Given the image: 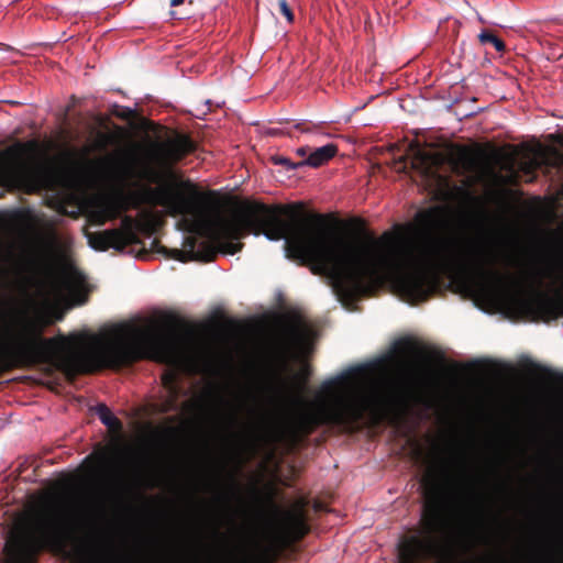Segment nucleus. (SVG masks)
Here are the masks:
<instances>
[{"label":"nucleus","instance_id":"f8f14e48","mask_svg":"<svg viewBox=\"0 0 563 563\" xmlns=\"http://www.w3.org/2000/svg\"><path fill=\"white\" fill-rule=\"evenodd\" d=\"M283 527L289 538L299 539L302 537L307 531L302 508L298 506L287 511L283 518Z\"/></svg>","mask_w":563,"mask_h":563},{"label":"nucleus","instance_id":"5701e85b","mask_svg":"<svg viewBox=\"0 0 563 563\" xmlns=\"http://www.w3.org/2000/svg\"><path fill=\"white\" fill-rule=\"evenodd\" d=\"M412 453L415 455L416 459H420L421 455H422V449L420 446V444L416 441L412 442Z\"/></svg>","mask_w":563,"mask_h":563},{"label":"nucleus","instance_id":"b1692460","mask_svg":"<svg viewBox=\"0 0 563 563\" xmlns=\"http://www.w3.org/2000/svg\"><path fill=\"white\" fill-rule=\"evenodd\" d=\"M277 163L286 165L289 168H298L299 166H296L297 164H290V162L287 158H279Z\"/></svg>","mask_w":563,"mask_h":563},{"label":"nucleus","instance_id":"f03ea898","mask_svg":"<svg viewBox=\"0 0 563 563\" xmlns=\"http://www.w3.org/2000/svg\"><path fill=\"white\" fill-rule=\"evenodd\" d=\"M309 374V367L302 365L297 374L299 386L278 391L283 405L302 428L354 422L365 415L379 420L406 402L405 389L369 366L350 368L324 382L313 400H305L300 390Z\"/></svg>","mask_w":563,"mask_h":563},{"label":"nucleus","instance_id":"9d476101","mask_svg":"<svg viewBox=\"0 0 563 563\" xmlns=\"http://www.w3.org/2000/svg\"><path fill=\"white\" fill-rule=\"evenodd\" d=\"M24 269L23 254L13 244L0 239V287L20 277Z\"/></svg>","mask_w":563,"mask_h":563},{"label":"nucleus","instance_id":"393cba45","mask_svg":"<svg viewBox=\"0 0 563 563\" xmlns=\"http://www.w3.org/2000/svg\"><path fill=\"white\" fill-rule=\"evenodd\" d=\"M183 2H184V0H170V5L177 7V5L181 4Z\"/></svg>","mask_w":563,"mask_h":563},{"label":"nucleus","instance_id":"9b49d317","mask_svg":"<svg viewBox=\"0 0 563 563\" xmlns=\"http://www.w3.org/2000/svg\"><path fill=\"white\" fill-rule=\"evenodd\" d=\"M16 220L18 224L25 233L33 235H40L48 232L52 228V223L46 218L32 210L19 212Z\"/></svg>","mask_w":563,"mask_h":563},{"label":"nucleus","instance_id":"dca6fc26","mask_svg":"<svg viewBox=\"0 0 563 563\" xmlns=\"http://www.w3.org/2000/svg\"><path fill=\"white\" fill-rule=\"evenodd\" d=\"M97 413L102 423L109 427L110 429L119 430L121 428L119 419L115 416H113V413L106 406H99L97 408Z\"/></svg>","mask_w":563,"mask_h":563},{"label":"nucleus","instance_id":"0eeeda50","mask_svg":"<svg viewBox=\"0 0 563 563\" xmlns=\"http://www.w3.org/2000/svg\"><path fill=\"white\" fill-rule=\"evenodd\" d=\"M544 161L543 153L534 151L523 156L519 162L512 155L503 157L499 172L471 156L465 158V166L471 173L468 183L482 181L488 178L496 185L505 186L515 183L519 177V172H522L528 177V180H531V174L541 167Z\"/></svg>","mask_w":563,"mask_h":563},{"label":"nucleus","instance_id":"4be33fe9","mask_svg":"<svg viewBox=\"0 0 563 563\" xmlns=\"http://www.w3.org/2000/svg\"><path fill=\"white\" fill-rule=\"evenodd\" d=\"M310 152H311V147H309V146H301L296 150V153L299 156L307 157V158L309 157Z\"/></svg>","mask_w":563,"mask_h":563},{"label":"nucleus","instance_id":"6ab92c4d","mask_svg":"<svg viewBox=\"0 0 563 563\" xmlns=\"http://www.w3.org/2000/svg\"><path fill=\"white\" fill-rule=\"evenodd\" d=\"M54 288H56L57 297L60 299L64 296L62 292H70L74 286L68 277H63L54 283Z\"/></svg>","mask_w":563,"mask_h":563},{"label":"nucleus","instance_id":"ddd939ff","mask_svg":"<svg viewBox=\"0 0 563 563\" xmlns=\"http://www.w3.org/2000/svg\"><path fill=\"white\" fill-rule=\"evenodd\" d=\"M338 152L336 145L329 143L327 145L311 148L309 157L302 162L297 163L296 166H311L319 167L330 161Z\"/></svg>","mask_w":563,"mask_h":563},{"label":"nucleus","instance_id":"423d86ee","mask_svg":"<svg viewBox=\"0 0 563 563\" xmlns=\"http://www.w3.org/2000/svg\"><path fill=\"white\" fill-rule=\"evenodd\" d=\"M56 184L55 170L40 162L23 157L16 147L0 153V189L33 192L52 189Z\"/></svg>","mask_w":563,"mask_h":563},{"label":"nucleus","instance_id":"a878e982","mask_svg":"<svg viewBox=\"0 0 563 563\" xmlns=\"http://www.w3.org/2000/svg\"><path fill=\"white\" fill-rule=\"evenodd\" d=\"M151 180H152V181H155V177H154V175H151Z\"/></svg>","mask_w":563,"mask_h":563},{"label":"nucleus","instance_id":"2eb2a0df","mask_svg":"<svg viewBox=\"0 0 563 563\" xmlns=\"http://www.w3.org/2000/svg\"><path fill=\"white\" fill-rule=\"evenodd\" d=\"M439 163V157L434 154L419 151L415 158V166L421 165L422 172L426 175H433V167Z\"/></svg>","mask_w":563,"mask_h":563},{"label":"nucleus","instance_id":"4468645a","mask_svg":"<svg viewBox=\"0 0 563 563\" xmlns=\"http://www.w3.org/2000/svg\"><path fill=\"white\" fill-rule=\"evenodd\" d=\"M216 413L221 421L230 426L233 424L238 418L236 407L221 397L217 400Z\"/></svg>","mask_w":563,"mask_h":563},{"label":"nucleus","instance_id":"39448f33","mask_svg":"<svg viewBox=\"0 0 563 563\" xmlns=\"http://www.w3.org/2000/svg\"><path fill=\"white\" fill-rule=\"evenodd\" d=\"M426 504L422 515V536H411L399 545L402 563L433 555L450 541L453 527L441 505L442 481L438 471L428 466L421 478Z\"/></svg>","mask_w":563,"mask_h":563},{"label":"nucleus","instance_id":"a211bd4d","mask_svg":"<svg viewBox=\"0 0 563 563\" xmlns=\"http://www.w3.org/2000/svg\"><path fill=\"white\" fill-rule=\"evenodd\" d=\"M478 38L484 44L490 43L498 52H503L505 49V45H504L503 41H500L498 37H496L494 34H492L489 32H482L478 35Z\"/></svg>","mask_w":563,"mask_h":563},{"label":"nucleus","instance_id":"f3484780","mask_svg":"<svg viewBox=\"0 0 563 563\" xmlns=\"http://www.w3.org/2000/svg\"><path fill=\"white\" fill-rule=\"evenodd\" d=\"M176 375L174 373H167L163 376V385L170 398V407H173V402L176 400L178 396V388L176 385Z\"/></svg>","mask_w":563,"mask_h":563},{"label":"nucleus","instance_id":"412c9836","mask_svg":"<svg viewBox=\"0 0 563 563\" xmlns=\"http://www.w3.org/2000/svg\"><path fill=\"white\" fill-rule=\"evenodd\" d=\"M278 5L280 9L282 14L286 18V20L291 23L294 21V14L287 3L286 0H279Z\"/></svg>","mask_w":563,"mask_h":563},{"label":"nucleus","instance_id":"6e6552de","mask_svg":"<svg viewBox=\"0 0 563 563\" xmlns=\"http://www.w3.org/2000/svg\"><path fill=\"white\" fill-rule=\"evenodd\" d=\"M194 150L192 142L185 135H176L151 146L148 155L159 167L166 168Z\"/></svg>","mask_w":563,"mask_h":563},{"label":"nucleus","instance_id":"f257e3e1","mask_svg":"<svg viewBox=\"0 0 563 563\" xmlns=\"http://www.w3.org/2000/svg\"><path fill=\"white\" fill-rule=\"evenodd\" d=\"M136 218L124 216L121 228L101 232H87L89 245L96 251H122L140 242L139 233L152 234L161 222L162 207L166 213L180 216V224L196 238L187 239V256L181 258L211 261L220 252L233 255L242 249L240 240L247 233L263 234L269 241L284 240L288 257L307 263L313 273L327 277L339 301L349 309V232H336L323 224L301 219L290 211L287 219L277 209L265 206L242 208L224 214L219 208L201 203L174 183L162 181L152 187L136 184L123 192L98 196L90 208L89 220L97 225L117 218L122 211L139 209Z\"/></svg>","mask_w":563,"mask_h":563},{"label":"nucleus","instance_id":"1a4fd4ad","mask_svg":"<svg viewBox=\"0 0 563 563\" xmlns=\"http://www.w3.org/2000/svg\"><path fill=\"white\" fill-rule=\"evenodd\" d=\"M284 336L289 347L303 357L311 351L314 331L306 319L295 317L285 323Z\"/></svg>","mask_w":563,"mask_h":563},{"label":"nucleus","instance_id":"20e7f679","mask_svg":"<svg viewBox=\"0 0 563 563\" xmlns=\"http://www.w3.org/2000/svg\"><path fill=\"white\" fill-rule=\"evenodd\" d=\"M67 536L66 511L62 499L44 494L30 503L14 522L5 542L3 563H33L44 545H62Z\"/></svg>","mask_w":563,"mask_h":563},{"label":"nucleus","instance_id":"aec40b11","mask_svg":"<svg viewBox=\"0 0 563 563\" xmlns=\"http://www.w3.org/2000/svg\"><path fill=\"white\" fill-rule=\"evenodd\" d=\"M117 174H118V178L121 181H125L133 176L134 168H133L132 164H124L119 167Z\"/></svg>","mask_w":563,"mask_h":563},{"label":"nucleus","instance_id":"7ed1b4c3","mask_svg":"<svg viewBox=\"0 0 563 563\" xmlns=\"http://www.w3.org/2000/svg\"><path fill=\"white\" fill-rule=\"evenodd\" d=\"M47 324L33 299H0V356L46 361L67 374L85 373V334L44 339Z\"/></svg>","mask_w":563,"mask_h":563}]
</instances>
